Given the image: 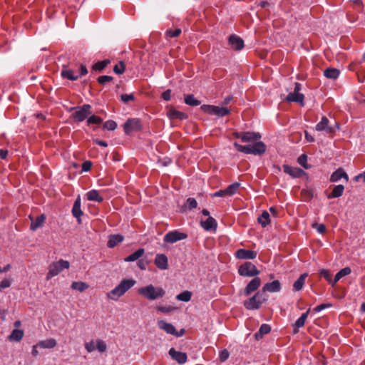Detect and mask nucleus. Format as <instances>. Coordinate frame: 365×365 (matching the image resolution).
Wrapping results in <instances>:
<instances>
[{
    "instance_id": "1",
    "label": "nucleus",
    "mask_w": 365,
    "mask_h": 365,
    "mask_svg": "<svg viewBox=\"0 0 365 365\" xmlns=\"http://www.w3.org/2000/svg\"><path fill=\"white\" fill-rule=\"evenodd\" d=\"M261 138L259 133L243 132L242 143H253L246 145H242L237 142L233 143L234 147L237 151L245 154H252L255 155H261L266 152L267 146L262 141H257Z\"/></svg>"
},
{
    "instance_id": "2",
    "label": "nucleus",
    "mask_w": 365,
    "mask_h": 365,
    "mask_svg": "<svg viewBox=\"0 0 365 365\" xmlns=\"http://www.w3.org/2000/svg\"><path fill=\"white\" fill-rule=\"evenodd\" d=\"M135 283L136 281L135 279H124L113 289L108 292L106 296L111 300L117 301L128 290L132 288L135 284Z\"/></svg>"
},
{
    "instance_id": "3",
    "label": "nucleus",
    "mask_w": 365,
    "mask_h": 365,
    "mask_svg": "<svg viewBox=\"0 0 365 365\" xmlns=\"http://www.w3.org/2000/svg\"><path fill=\"white\" fill-rule=\"evenodd\" d=\"M138 293L148 300L153 301L164 297L165 291L160 287L149 284L138 289Z\"/></svg>"
},
{
    "instance_id": "4",
    "label": "nucleus",
    "mask_w": 365,
    "mask_h": 365,
    "mask_svg": "<svg viewBox=\"0 0 365 365\" xmlns=\"http://www.w3.org/2000/svg\"><path fill=\"white\" fill-rule=\"evenodd\" d=\"M266 299L264 293L258 292L253 297L245 301L244 306L247 309H257Z\"/></svg>"
},
{
    "instance_id": "5",
    "label": "nucleus",
    "mask_w": 365,
    "mask_h": 365,
    "mask_svg": "<svg viewBox=\"0 0 365 365\" xmlns=\"http://www.w3.org/2000/svg\"><path fill=\"white\" fill-rule=\"evenodd\" d=\"M315 128L317 131H324L327 134L331 135L335 133L336 129H339V125L336 122L331 125L329 120L326 116H323L320 122L316 125Z\"/></svg>"
},
{
    "instance_id": "6",
    "label": "nucleus",
    "mask_w": 365,
    "mask_h": 365,
    "mask_svg": "<svg viewBox=\"0 0 365 365\" xmlns=\"http://www.w3.org/2000/svg\"><path fill=\"white\" fill-rule=\"evenodd\" d=\"M69 262L66 260L61 259L56 262H53L49 266V270L47 274V279H50L58 274L63 269L69 268Z\"/></svg>"
},
{
    "instance_id": "7",
    "label": "nucleus",
    "mask_w": 365,
    "mask_h": 365,
    "mask_svg": "<svg viewBox=\"0 0 365 365\" xmlns=\"http://www.w3.org/2000/svg\"><path fill=\"white\" fill-rule=\"evenodd\" d=\"M91 113V106L89 104H84L82 106L77 107L72 116L75 121L82 122Z\"/></svg>"
},
{
    "instance_id": "8",
    "label": "nucleus",
    "mask_w": 365,
    "mask_h": 365,
    "mask_svg": "<svg viewBox=\"0 0 365 365\" xmlns=\"http://www.w3.org/2000/svg\"><path fill=\"white\" fill-rule=\"evenodd\" d=\"M256 266L250 262H246L240 266L238 273L244 277H255L259 274Z\"/></svg>"
},
{
    "instance_id": "9",
    "label": "nucleus",
    "mask_w": 365,
    "mask_h": 365,
    "mask_svg": "<svg viewBox=\"0 0 365 365\" xmlns=\"http://www.w3.org/2000/svg\"><path fill=\"white\" fill-rule=\"evenodd\" d=\"M124 131L126 134L140 130L142 125L140 120L138 118L128 119L123 125Z\"/></svg>"
},
{
    "instance_id": "10",
    "label": "nucleus",
    "mask_w": 365,
    "mask_h": 365,
    "mask_svg": "<svg viewBox=\"0 0 365 365\" xmlns=\"http://www.w3.org/2000/svg\"><path fill=\"white\" fill-rule=\"evenodd\" d=\"M187 234L175 230L168 232L164 237V241L168 243H175L187 238Z\"/></svg>"
},
{
    "instance_id": "11",
    "label": "nucleus",
    "mask_w": 365,
    "mask_h": 365,
    "mask_svg": "<svg viewBox=\"0 0 365 365\" xmlns=\"http://www.w3.org/2000/svg\"><path fill=\"white\" fill-rule=\"evenodd\" d=\"M228 43L235 51H240L244 48V41L235 34H232L229 37Z\"/></svg>"
},
{
    "instance_id": "12",
    "label": "nucleus",
    "mask_w": 365,
    "mask_h": 365,
    "mask_svg": "<svg viewBox=\"0 0 365 365\" xmlns=\"http://www.w3.org/2000/svg\"><path fill=\"white\" fill-rule=\"evenodd\" d=\"M169 355L180 364H185L187 360L186 353L176 351L174 348H171L169 350Z\"/></svg>"
},
{
    "instance_id": "13",
    "label": "nucleus",
    "mask_w": 365,
    "mask_h": 365,
    "mask_svg": "<svg viewBox=\"0 0 365 365\" xmlns=\"http://www.w3.org/2000/svg\"><path fill=\"white\" fill-rule=\"evenodd\" d=\"M261 285V279L259 277H255L252 279L249 284L247 285L244 290V294L246 296H249L253 292L256 291Z\"/></svg>"
},
{
    "instance_id": "14",
    "label": "nucleus",
    "mask_w": 365,
    "mask_h": 365,
    "mask_svg": "<svg viewBox=\"0 0 365 365\" xmlns=\"http://www.w3.org/2000/svg\"><path fill=\"white\" fill-rule=\"evenodd\" d=\"M235 256L238 259H253L257 257V252L252 250L240 249L235 252Z\"/></svg>"
},
{
    "instance_id": "15",
    "label": "nucleus",
    "mask_w": 365,
    "mask_h": 365,
    "mask_svg": "<svg viewBox=\"0 0 365 365\" xmlns=\"http://www.w3.org/2000/svg\"><path fill=\"white\" fill-rule=\"evenodd\" d=\"M281 289V284L279 281L274 280L272 282H269L264 284L263 287L262 291L261 292H263L264 294L265 292H279Z\"/></svg>"
},
{
    "instance_id": "16",
    "label": "nucleus",
    "mask_w": 365,
    "mask_h": 365,
    "mask_svg": "<svg viewBox=\"0 0 365 365\" xmlns=\"http://www.w3.org/2000/svg\"><path fill=\"white\" fill-rule=\"evenodd\" d=\"M283 169L284 173L289 174L293 178H300L304 173L303 170L301 168L291 167L288 165H284Z\"/></svg>"
},
{
    "instance_id": "17",
    "label": "nucleus",
    "mask_w": 365,
    "mask_h": 365,
    "mask_svg": "<svg viewBox=\"0 0 365 365\" xmlns=\"http://www.w3.org/2000/svg\"><path fill=\"white\" fill-rule=\"evenodd\" d=\"M158 326L160 329H163L167 334H170L174 336L175 334H177V330L175 329L174 326L170 323H168L164 320H160L158 322Z\"/></svg>"
},
{
    "instance_id": "18",
    "label": "nucleus",
    "mask_w": 365,
    "mask_h": 365,
    "mask_svg": "<svg viewBox=\"0 0 365 365\" xmlns=\"http://www.w3.org/2000/svg\"><path fill=\"white\" fill-rule=\"evenodd\" d=\"M29 218L31 220L30 229L32 231H35L37 229L41 227L43 225L46 219V215L44 214L39 215L35 220H34L31 216H29Z\"/></svg>"
},
{
    "instance_id": "19",
    "label": "nucleus",
    "mask_w": 365,
    "mask_h": 365,
    "mask_svg": "<svg viewBox=\"0 0 365 365\" xmlns=\"http://www.w3.org/2000/svg\"><path fill=\"white\" fill-rule=\"evenodd\" d=\"M155 264L160 269L168 268V257L163 254H158L155 259Z\"/></svg>"
},
{
    "instance_id": "20",
    "label": "nucleus",
    "mask_w": 365,
    "mask_h": 365,
    "mask_svg": "<svg viewBox=\"0 0 365 365\" xmlns=\"http://www.w3.org/2000/svg\"><path fill=\"white\" fill-rule=\"evenodd\" d=\"M341 178H344L346 182H348L349 180L348 175L341 168H339L332 173L330 177V181L334 182L339 181Z\"/></svg>"
},
{
    "instance_id": "21",
    "label": "nucleus",
    "mask_w": 365,
    "mask_h": 365,
    "mask_svg": "<svg viewBox=\"0 0 365 365\" xmlns=\"http://www.w3.org/2000/svg\"><path fill=\"white\" fill-rule=\"evenodd\" d=\"M304 96L300 93H290L286 98V101L288 102H296L299 103L302 106L304 105Z\"/></svg>"
},
{
    "instance_id": "22",
    "label": "nucleus",
    "mask_w": 365,
    "mask_h": 365,
    "mask_svg": "<svg viewBox=\"0 0 365 365\" xmlns=\"http://www.w3.org/2000/svg\"><path fill=\"white\" fill-rule=\"evenodd\" d=\"M200 224L207 231L216 230L217 225L216 220L212 217L210 216L205 221H201Z\"/></svg>"
},
{
    "instance_id": "23",
    "label": "nucleus",
    "mask_w": 365,
    "mask_h": 365,
    "mask_svg": "<svg viewBox=\"0 0 365 365\" xmlns=\"http://www.w3.org/2000/svg\"><path fill=\"white\" fill-rule=\"evenodd\" d=\"M72 214L73 215L78 219V221L80 222V217L83 215V212L81 210V198L78 196L74 202L73 208H72Z\"/></svg>"
},
{
    "instance_id": "24",
    "label": "nucleus",
    "mask_w": 365,
    "mask_h": 365,
    "mask_svg": "<svg viewBox=\"0 0 365 365\" xmlns=\"http://www.w3.org/2000/svg\"><path fill=\"white\" fill-rule=\"evenodd\" d=\"M168 115L171 120H183L187 118V115L185 113L178 111L174 108L170 109L168 112Z\"/></svg>"
},
{
    "instance_id": "25",
    "label": "nucleus",
    "mask_w": 365,
    "mask_h": 365,
    "mask_svg": "<svg viewBox=\"0 0 365 365\" xmlns=\"http://www.w3.org/2000/svg\"><path fill=\"white\" fill-rule=\"evenodd\" d=\"M61 76L71 81H76L79 78V76L75 75L73 70L68 69L66 66H63L61 71Z\"/></svg>"
},
{
    "instance_id": "26",
    "label": "nucleus",
    "mask_w": 365,
    "mask_h": 365,
    "mask_svg": "<svg viewBox=\"0 0 365 365\" xmlns=\"http://www.w3.org/2000/svg\"><path fill=\"white\" fill-rule=\"evenodd\" d=\"M124 237L120 235H113L109 237L108 247L113 248L123 240Z\"/></svg>"
},
{
    "instance_id": "27",
    "label": "nucleus",
    "mask_w": 365,
    "mask_h": 365,
    "mask_svg": "<svg viewBox=\"0 0 365 365\" xmlns=\"http://www.w3.org/2000/svg\"><path fill=\"white\" fill-rule=\"evenodd\" d=\"M339 70L335 68H327L324 71V75L325 77L329 79H336L339 75Z\"/></svg>"
},
{
    "instance_id": "28",
    "label": "nucleus",
    "mask_w": 365,
    "mask_h": 365,
    "mask_svg": "<svg viewBox=\"0 0 365 365\" xmlns=\"http://www.w3.org/2000/svg\"><path fill=\"white\" fill-rule=\"evenodd\" d=\"M307 277V274L304 273L294 282L293 284V289L294 291H299L303 288Z\"/></svg>"
},
{
    "instance_id": "29",
    "label": "nucleus",
    "mask_w": 365,
    "mask_h": 365,
    "mask_svg": "<svg viewBox=\"0 0 365 365\" xmlns=\"http://www.w3.org/2000/svg\"><path fill=\"white\" fill-rule=\"evenodd\" d=\"M344 190V187L342 185H338L334 187L332 190L331 192L328 195L327 197L329 199L336 198L341 197L343 195Z\"/></svg>"
},
{
    "instance_id": "30",
    "label": "nucleus",
    "mask_w": 365,
    "mask_h": 365,
    "mask_svg": "<svg viewBox=\"0 0 365 365\" xmlns=\"http://www.w3.org/2000/svg\"><path fill=\"white\" fill-rule=\"evenodd\" d=\"M87 199L91 201L101 202L103 198L100 195L99 192L96 190H92L87 192Z\"/></svg>"
},
{
    "instance_id": "31",
    "label": "nucleus",
    "mask_w": 365,
    "mask_h": 365,
    "mask_svg": "<svg viewBox=\"0 0 365 365\" xmlns=\"http://www.w3.org/2000/svg\"><path fill=\"white\" fill-rule=\"evenodd\" d=\"M144 252H145L144 249H143V248L138 249L137 251H135V252L132 253L131 255H130L129 256L125 257L124 259V260L125 262L136 261L137 259H138L143 255Z\"/></svg>"
},
{
    "instance_id": "32",
    "label": "nucleus",
    "mask_w": 365,
    "mask_h": 365,
    "mask_svg": "<svg viewBox=\"0 0 365 365\" xmlns=\"http://www.w3.org/2000/svg\"><path fill=\"white\" fill-rule=\"evenodd\" d=\"M351 269L348 267L341 269L335 275L334 280L332 282V286H334L341 278L351 273Z\"/></svg>"
},
{
    "instance_id": "33",
    "label": "nucleus",
    "mask_w": 365,
    "mask_h": 365,
    "mask_svg": "<svg viewBox=\"0 0 365 365\" xmlns=\"http://www.w3.org/2000/svg\"><path fill=\"white\" fill-rule=\"evenodd\" d=\"M24 336V331L21 329H14L9 336L10 341H19Z\"/></svg>"
},
{
    "instance_id": "34",
    "label": "nucleus",
    "mask_w": 365,
    "mask_h": 365,
    "mask_svg": "<svg viewBox=\"0 0 365 365\" xmlns=\"http://www.w3.org/2000/svg\"><path fill=\"white\" fill-rule=\"evenodd\" d=\"M184 101L187 105L191 106H197L201 103L200 101L195 98L192 94L185 95Z\"/></svg>"
},
{
    "instance_id": "35",
    "label": "nucleus",
    "mask_w": 365,
    "mask_h": 365,
    "mask_svg": "<svg viewBox=\"0 0 365 365\" xmlns=\"http://www.w3.org/2000/svg\"><path fill=\"white\" fill-rule=\"evenodd\" d=\"M56 345V341L54 339H50L44 341H41L38 344L40 348L43 349H51Z\"/></svg>"
},
{
    "instance_id": "36",
    "label": "nucleus",
    "mask_w": 365,
    "mask_h": 365,
    "mask_svg": "<svg viewBox=\"0 0 365 365\" xmlns=\"http://www.w3.org/2000/svg\"><path fill=\"white\" fill-rule=\"evenodd\" d=\"M258 222L262 226L266 227L270 222L269 214L267 211H264L257 219Z\"/></svg>"
},
{
    "instance_id": "37",
    "label": "nucleus",
    "mask_w": 365,
    "mask_h": 365,
    "mask_svg": "<svg viewBox=\"0 0 365 365\" xmlns=\"http://www.w3.org/2000/svg\"><path fill=\"white\" fill-rule=\"evenodd\" d=\"M271 330V327L269 325L267 324H263L259 327V331L255 334L256 339L262 338L263 335L268 334Z\"/></svg>"
},
{
    "instance_id": "38",
    "label": "nucleus",
    "mask_w": 365,
    "mask_h": 365,
    "mask_svg": "<svg viewBox=\"0 0 365 365\" xmlns=\"http://www.w3.org/2000/svg\"><path fill=\"white\" fill-rule=\"evenodd\" d=\"M230 113V109L225 107H218L215 106L214 115H216L219 117H223L229 115Z\"/></svg>"
},
{
    "instance_id": "39",
    "label": "nucleus",
    "mask_w": 365,
    "mask_h": 365,
    "mask_svg": "<svg viewBox=\"0 0 365 365\" xmlns=\"http://www.w3.org/2000/svg\"><path fill=\"white\" fill-rule=\"evenodd\" d=\"M192 293L190 291H183L176 296V299L179 301L189 302L191 299Z\"/></svg>"
},
{
    "instance_id": "40",
    "label": "nucleus",
    "mask_w": 365,
    "mask_h": 365,
    "mask_svg": "<svg viewBox=\"0 0 365 365\" xmlns=\"http://www.w3.org/2000/svg\"><path fill=\"white\" fill-rule=\"evenodd\" d=\"M88 287V284L82 282H73L71 288L79 292H83Z\"/></svg>"
},
{
    "instance_id": "41",
    "label": "nucleus",
    "mask_w": 365,
    "mask_h": 365,
    "mask_svg": "<svg viewBox=\"0 0 365 365\" xmlns=\"http://www.w3.org/2000/svg\"><path fill=\"white\" fill-rule=\"evenodd\" d=\"M240 187V183L239 182H234L232 185H229L226 190H227V196H232L235 195L238 189Z\"/></svg>"
},
{
    "instance_id": "42",
    "label": "nucleus",
    "mask_w": 365,
    "mask_h": 365,
    "mask_svg": "<svg viewBox=\"0 0 365 365\" xmlns=\"http://www.w3.org/2000/svg\"><path fill=\"white\" fill-rule=\"evenodd\" d=\"M110 63V61L108 59L103 60L102 61H98L93 66V69L95 71H103L108 64Z\"/></svg>"
},
{
    "instance_id": "43",
    "label": "nucleus",
    "mask_w": 365,
    "mask_h": 365,
    "mask_svg": "<svg viewBox=\"0 0 365 365\" xmlns=\"http://www.w3.org/2000/svg\"><path fill=\"white\" fill-rule=\"evenodd\" d=\"M197 206V202L195 198L189 197L183 207V208H187L189 210H192L196 208Z\"/></svg>"
},
{
    "instance_id": "44",
    "label": "nucleus",
    "mask_w": 365,
    "mask_h": 365,
    "mask_svg": "<svg viewBox=\"0 0 365 365\" xmlns=\"http://www.w3.org/2000/svg\"><path fill=\"white\" fill-rule=\"evenodd\" d=\"M102 122H103V119L101 117L95 115H91L87 120L88 125H91V124L100 125Z\"/></svg>"
},
{
    "instance_id": "45",
    "label": "nucleus",
    "mask_w": 365,
    "mask_h": 365,
    "mask_svg": "<svg viewBox=\"0 0 365 365\" xmlns=\"http://www.w3.org/2000/svg\"><path fill=\"white\" fill-rule=\"evenodd\" d=\"M125 66L123 61H120L113 68V71L118 75L123 74L125 71Z\"/></svg>"
},
{
    "instance_id": "46",
    "label": "nucleus",
    "mask_w": 365,
    "mask_h": 365,
    "mask_svg": "<svg viewBox=\"0 0 365 365\" xmlns=\"http://www.w3.org/2000/svg\"><path fill=\"white\" fill-rule=\"evenodd\" d=\"M96 349H98L100 352L103 353L106 351L107 346L103 340L97 339L96 341Z\"/></svg>"
},
{
    "instance_id": "47",
    "label": "nucleus",
    "mask_w": 365,
    "mask_h": 365,
    "mask_svg": "<svg viewBox=\"0 0 365 365\" xmlns=\"http://www.w3.org/2000/svg\"><path fill=\"white\" fill-rule=\"evenodd\" d=\"M117 123L113 120H107L103 124V128L107 129L108 130H113L116 128Z\"/></svg>"
},
{
    "instance_id": "48",
    "label": "nucleus",
    "mask_w": 365,
    "mask_h": 365,
    "mask_svg": "<svg viewBox=\"0 0 365 365\" xmlns=\"http://www.w3.org/2000/svg\"><path fill=\"white\" fill-rule=\"evenodd\" d=\"M200 109H201V110H202L203 112H205L206 113H208L210 115H214L215 106L202 105V106H201Z\"/></svg>"
},
{
    "instance_id": "49",
    "label": "nucleus",
    "mask_w": 365,
    "mask_h": 365,
    "mask_svg": "<svg viewBox=\"0 0 365 365\" xmlns=\"http://www.w3.org/2000/svg\"><path fill=\"white\" fill-rule=\"evenodd\" d=\"M120 99L123 103H128L129 101H133L135 100V96L133 93H131V94L125 93V94L121 95Z\"/></svg>"
},
{
    "instance_id": "50",
    "label": "nucleus",
    "mask_w": 365,
    "mask_h": 365,
    "mask_svg": "<svg viewBox=\"0 0 365 365\" xmlns=\"http://www.w3.org/2000/svg\"><path fill=\"white\" fill-rule=\"evenodd\" d=\"M181 32L182 31L180 29H176L174 31L170 29L167 30L166 36L171 38L178 37L181 34Z\"/></svg>"
},
{
    "instance_id": "51",
    "label": "nucleus",
    "mask_w": 365,
    "mask_h": 365,
    "mask_svg": "<svg viewBox=\"0 0 365 365\" xmlns=\"http://www.w3.org/2000/svg\"><path fill=\"white\" fill-rule=\"evenodd\" d=\"M157 309L163 313H169L170 312L174 311L175 309V307H172V306H168V307L158 306V307H157Z\"/></svg>"
},
{
    "instance_id": "52",
    "label": "nucleus",
    "mask_w": 365,
    "mask_h": 365,
    "mask_svg": "<svg viewBox=\"0 0 365 365\" xmlns=\"http://www.w3.org/2000/svg\"><path fill=\"white\" fill-rule=\"evenodd\" d=\"M307 155L305 154H302L298 158L297 160L299 164L306 169L309 168L308 165H307Z\"/></svg>"
},
{
    "instance_id": "53",
    "label": "nucleus",
    "mask_w": 365,
    "mask_h": 365,
    "mask_svg": "<svg viewBox=\"0 0 365 365\" xmlns=\"http://www.w3.org/2000/svg\"><path fill=\"white\" fill-rule=\"evenodd\" d=\"M305 320L299 317L295 322L294 326L295 328H294V333L297 334L298 332V328L302 327L304 325Z\"/></svg>"
},
{
    "instance_id": "54",
    "label": "nucleus",
    "mask_w": 365,
    "mask_h": 365,
    "mask_svg": "<svg viewBox=\"0 0 365 365\" xmlns=\"http://www.w3.org/2000/svg\"><path fill=\"white\" fill-rule=\"evenodd\" d=\"M113 80V77L110 76H101L97 79L98 82L101 84H105L107 82H110Z\"/></svg>"
},
{
    "instance_id": "55",
    "label": "nucleus",
    "mask_w": 365,
    "mask_h": 365,
    "mask_svg": "<svg viewBox=\"0 0 365 365\" xmlns=\"http://www.w3.org/2000/svg\"><path fill=\"white\" fill-rule=\"evenodd\" d=\"M320 276L322 277H324L326 280L332 284L333 282L331 281V274L328 270L322 269L320 271Z\"/></svg>"
},
{
    "instance_id": "56",
    "label": "nucleus",
    "mask_w": 365,
    "mask_h": 365,
    "mask_svg": "<svg viewBox=\"0 0 365 365\" xmlns=\"http://www.w3.org/2000/svg\"><path fill=\"white\" fill-rule=\"evenodd\" d=\"M312 227L315 228L319 233L323 234L326 231V227L324 224L314 223Z\"/></svg>"
},
{
    "instance_id": "57",
    "label": "nucleus",
    "mask_w": 365,
    "mask_h": 365,
    "mask_svg": "<svg viewBox=\"0 0 365 365\" xmlns=\"http://www.w3.org/2000/svg\"><path fill=\"white\" fill-rule=\"evenodd\" d=\"M96 341H91L88 343H86L85 348L88 352H92L96 349Z\"/></svg>"
},
{
    "instance_id": "58",
    "label": "nucleus",
    "mask_w": 365,
    "mask_h": 365,
    "mask_svg": "<svg viewBox=\"0 0 365 365\" xmlns=\"http://www.w3.org/2000/svg\"><path fill=\"white\" fill-rule=\"evenodd\" d=\"M229 358V352L225 349L220 353V359L221 361H225Z\"/></svg>"
},
{
    "instance_id": "59",
    "label": "nucleus",
    "mask_w": 365,
    "mask_h": 365,
    "mask_svg": "<svg viewBox=\"0 0 365 365\" xmlns=\"http://www.w3.org/2000/svg\"><path fill=\"white\" fill-rule=\"evenodd\" d=\"M148 263V262L146 259H141L138 262V266L140 269L143 270L146 269Z\"/></svg>"
},
{
    "instance_id": "60",
    "label": "nucleus",
    "mask_w": 365,
    "mask_h": 365,
    "mask_svg": "<svg viewBox=\"0 0 365 365\" xmlns=\"http://www.w3.org/2000/svg\"><path fill=\"white\" fill-rule=\"evenodd\" d=\"M11 286V281L9 279H3L1 282H0V287L4 289H6V288H8Z\"/></svg>"
},
{
    "instance_id": "61",
    "label": "nucleus",
    "mask_w": 365,
    "mask_h": 365,
    "mask_svg": "<svg viewBox=\"0 0 365 365\" xmlns=\"http://www.w3.org/2000/svg\"><path fill=\"white\" fill-rule=\"evenodd\" d=\"M302 194L303 195L304 197H305L307 200H309L313 197V192L312 190H303L302 191Z\"/></svg>"
},
{
    "instance_id": "62",
    "label": "nucleus",
    "mask_w": 365,
    "mask_h": 365,
    "mask_svg": "<svg viewBox=\"0 0 365 365\" xmlns=\"http://www.w3.org/2000/svg\"><path fill=\"white\" fill-rule=\"evenodd\" d=\"M162 98L165 101H170L171 98V90L168 89L162 93Z\"/></svg>"
},
{
    "instance_id": "63",
    "label": "nucleus",
    "mask_w": 365,
    "mask_h": 365,
    "mask_svg": "<svg viewBox=\"0 0 365 365\" xmlns=\"http://www.w3.org/2000/svg\"><path fill=\"white\" fill-rule=\"evenodd\" d=\"M227 190L225 189V190H220L215 192L212 195V197H224V196H227Z\"/></svg>"
},
{
    "instance_id": "64",
    "label": "nucleus",
    "mask_w": 365,
    "mask_h": 365,
    "mask_svg": "<svg viewBox=\"0 0 365 365\" xmlns=\"http://www.w3.org/2000/svg\"><path fill=\"white\" fill-rule=\"evenodd\" d=\"M92 163L90 161H85L82 165V170L83 171H88L91 170Z\"/></svg>"
}]
</instances>
